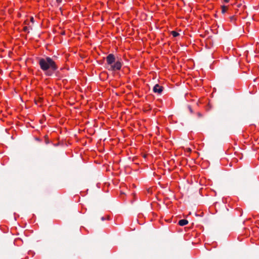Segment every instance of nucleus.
Wrapping results in <instances>:
<instances>
[{
  "instance_id": "9",
  "label": "nucleus",
  "mask_w": 259,
  "mask_h": 259,
  "mask_svg": "<svg viewBox=\"0 0 259 259\" xmlns=\"http://www.w3.org/2000/svg\"><path fill=\"white\" fill-rule=\"evenodd\" d=\"M188 107L189 108V111L192 113L193 112V111H192L191 107L189 106Z\"/></svg>"
},
{
  "instance_id": "8",
  "label": "nucleus",
  "mask_w": 259,
  "mask_h": 259,
  "mask_svg": "<svg viewBox=\"0 0 259 259\" xmlns=\"http://www.w3.org/2000/svg\"><path fill=\"white\" fill-rule=\"evenodd\" d=\"M230 18V20L231 21H233L235 19L234 16H231Z\"/></svg>"
},
{
  "instance_id": "5",
  "label": "nucleus",
  "mask_w": 259,
  "mask_h": 259,
  "mask_svg": "<svg viewBox=\"0 0 259 259\" xmlns=\"http://www.w3.org/2000/svg\"><path fill=\"white\" fill-rule=\"evenodd\" d=\"M171 34L174 37H177L180 35V34L178 32L175 31H172L171 32Z\"/></svg>"
},
{
  "instance_id": "4",
  "label": "nucleus",
  "mask_w": 259,
  "mask_h": 259,
  "mask_svg": "<svg viewBox=\"0 0 259 259\" xmlns=\"http://www.w3.org/2000/svg\"><path fill=\"white\" fill-rule=\"evenodd\" d=\"M188 223V221L187 220L183 219L179 221L178 224L180 226H184Z\"/></svg>"
},
{
  "instance_id": "2",
  "label": "nucleus",
  "mask_w": 259,
  "mask_h": 259,
  "mask_svg": "<svg viewBox=\"0 0 259 259\" xmlns=\"http://www.w3.org/2000/svg\"><path fill=\"white\" fill-rule=\"evenodd\" d=\"M106 61L108 65L107 68L110 71L119 70L121 67V63L119 60H115L113 54H110L106 57Z\"/></svg>"
},
{
  "instance_id": "6",
  "label": "nucleus",
  "mask_w": 259,
  "mask_h": 259,
  "mask_svg": "<svg viewBox=\"0 0 259 259\" xmlns=\"http://www.w3.org/2000/svg\"><path fill=\"white\" fill-rule=\"evenodd\" d=\"M227 9V7H226L225 6H222V13L223 14H224L226 12Z\"/></svg>"
},
{
  "instance_id": "12",
  "label": "nucleus",
  "mask_w": 259,
  "mask_h": 259,
  "mask_svg": "<svg viewBox=\"0 0 259 259\" xmlns=\"http://www.w3.org/2000/svg\"><path fill=\"white\" fill-rule=\"evenodd\" d=\"M56 2H57L58 3H61V0H56Z\"/></svg>"
},
{
  "instance_id": "3",
  "label": "nucleus",
  "mask_w": 259,
  "mask_h": 259,
  "mask_svg": "<svg viewBox=\"0 0 259 259\" xmlns=\"http://www.w3.org/2000/svg\"><path fill=\"white\" fill-rule=\"evenodd\" d=\"M153 91L154 93L160 94L163 91V87L160 86L158 84H156L154 85Z\"/></svg>"
},
{
  "instance_id": "11",
  "label": "nucleus",
  "mask_w": 259,
  "mask_h": 259,
  "mask_svg": "<svg viewBox=\"0 0 259 259\" xmlns=\"http://www.w3.org/2000/svg\"><path fill=\"white\" fill-rule=\"evenodd\" d=\"M30 20L32 22H33V21H34V19L33 17H31V19H30Z\"/></svg>"
},
{
  "instance_id": "13",
  "label": "nucleus",
  "mask_w": 259,
  "mask_h": 259,
  "mask_svg": "<svg viewBox=\"0 0 259 259\" xmlns=\"http://www.w3.org/2000/svg\"><path fill=\"white\" fill-rule=\"evenodd\" d=\"M225 2L228 3L229 2L228 0H224Z\"/></svg>"
},
{
  "instance_id": "7",
  "label": "nucleus",
  "mask_w": 259,
  "mask_h": 259,
  "mask_svg": "<svg viewBox=\"0 0 259 259\" xmlns=\"http://www.w3.org/2000/svg\"><path fill=\"white\" fill-rule=\"evenodd\" d=\"M23 30L25 32H29V31H28V28L27 27V26H25L23 27Z\"/></svg>"
},
{
  "instance_id": "1",
  "label": "nucleus",
  "mask_w": 259,
  "mask_h": 259,
  "mask_svg": "<svg viewBox=\"0 0 259 259\" xmlns=\"http://www.w3.org/2000/svg\"><path fill=\"white\" fill-rule=\"evenodd\" d=\"M39 65L43 71L45 72V74L47 76L52 75L58 69L55 62L49 57L39 59Z\"/></svg>"
},
{
  "instance_id": "10",
  "label": "nucleus",
  "mask_w": 259,
  "mask_h": 259,
  "mask_svg": "<svg viewBox=\"0 0 259 259\" xmlns=\"http://www.w3.org/2000/svg\"><path fill=\"white\" fill-rule=\"evenodd\" d=\"M186 149H187V151L189 152L191 151V149L190 148H187Z\"/></svg>"
},
{
  "instance_id": "14",
  "label": "nucleus",
  "mask_w": 259,
  "mask_h": 259,
  "mask_svg": "<svg viewBox=\"0 0 259 259\" xmlns=\"http://www.w3.org/2000/svg\"><path fill=\"white\" fill-rule=\"evenodd\" d=\"M101 220H102V221H104V217H102Z\"/></svg>"
}]
</instances>
